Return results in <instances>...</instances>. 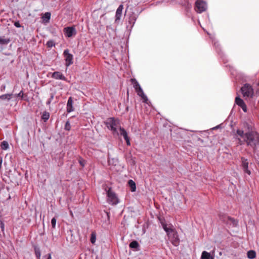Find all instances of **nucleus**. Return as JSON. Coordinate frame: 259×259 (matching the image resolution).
I'll return each instance as SVG.
<instances>
[{
	"mask_svg": "<svg viewBox=\"0 0 259 259\" xmlns=\"http://www.w3.org/2000/svg\"><path fill=\"white\" fill-rule=\"evenodd\" d=\"M238 143L251 148L254 153L259 152V133L256 131L254 123L250 119L243 122L241 129H238L235 135Z\"/></svg>",
	"mask_w": 259,
	"mask_h": 259,
	"instance_id": "nucleus-1",
	"label": "nucleus"
},
{
	"mask_svg": "<svg viewBox=\"0 0 259 259\" xmlns=\"http://www.w3.org/2000/svg\"><path fill=\"white\" fill-rule=\"evenodd\" d=\"M169 240L171 243L175 246H178L180 243V239L178 233L173 228H171L168 232H166Z\"/></svg>",
	"mask_w": 259,
	"mask_h": 259,
	"instance_id": "nucleus-2",
	"label": "nucleus"
},
{
	"mask_svg": "<svg viewBox=\"0 0 259 259\" xmlns=\"http://www.w3.org/2000/svg\"><path fill=\"white\" fill-rule=\"evenodd\" d=\"M242 94L244 97H252L254 92L252 87L248 83H245L241 89Z\"/></svg>",
	"mask_w": 259,
	"mask_h": 259,
	"instance_id": "nucleus-3",
	"label": "nucleus"
},
{
	"mask_svg": "<svg viewBox=\"0 0 259 259\" xmlns=\"http://www.w3.org/2000/svg\"><path fill=\"white\" fill-rule=\"evenodd\" d=\"M107 201L109 203L112 205H116L119 202V199L116 194L109 188L107 192Z\"/></svg>",
	"mask_w": 259,
	"mask_h": 259,
	"instance_id": "nucleus-4",
	"label": "nucleus"
},
{
	"mask_svg": "<svg viewBox=\"0 0 259 259\" xmlns=\"http://www.w3.org/2000/svg\"><path fill=\"white\" fill-rule=\"evenodd\" d=\"M105 124L108 128H110L113 132H116L117 122L114 118H109L105 122Z\"/></svg>",
	"mask_w": 259,
	"mask_h": 259,
	"instance_id": "nucleus-5",
	"label": "nucleus"
},
{
	"mask_svg": "<svg viewBox=\"0 0 259 259\" xmlns=\"http://www.w3.org/2000/svg\"><path fill=\"white\" fill-rule=\"evenodd\" d=\"M195 8L198 9V12L202 13L206 10L207 5L205 2L202 0H197L195 2Z\"/></svg>",
	"mask_w": 259,
	"mask_h": 259,
	"instance_id": "nucleus-6",
	"label": "nucleus"
},
{
	"mask_svg": "<svg viewBox=\"0 0 259 259\" xmlns=\"http://www.w3.org/2000/svg\"><path fill=\"white\" fill-rule=\"evenodd\" d=\"M209 35V37L211 39L213 44L214 47L215 48L216 51L219 54L221 57L223 58L225 55L221 52V47L218 41L216 39L215 37L211 34Z\"/></svg>",
	"mask_w": 259,
	"mask_h": 259,
	"instance_id": "nucleus-7",
	"label": "nucleus"
},
{
	"mask_svg": "<svg viewBox=\"0 0 259 259\" xmlns=\"http://www.w3.org/2000/svg\"><path fill=\"white\" fill-rule=\"evenodd\" d=\"M63 55L65 58V65L68 67L73 63V55L69 53L68 49L64 50Z\"/></svg>",
	"mask_w": 259,
	"mask_h": 259,
	"instance_id": "nucleus-8",
	"label": "nucleus"
},
{
	"mask_svg": "<svg viewBox=\"0 0 259 259\" xmlns=\"http://www.w3.org/2000/svg\"><path fill=\"white\" fill-rule=\"evenodd\" d=\"M65 35L68 37H71L76 34V31L74 27H67L63 30Z\"/></svg>",
	"mask_w": 259,
	"mask_h": 259,
	"instance_id": "nucleus-9",
	"label": "nucleus"
},
{
	"mask_svg": "<svg viewBox=\"0 0 259 259\" xmlns=\"http://www.w3.org/2000/svg\"><path fill=\"white\" fill-rule=\"evenodd\" d=\"M158 220L164 231L168 232L169 230L173 228V226L171 224H167L165 219L163 217H158Z\"/></svg>",
	"mask_w": 259,
	"mask_h": 259,
	"instance_id": "nucleus-10",
	"label": "nucleus"
},
{
	"mask_svg": "<svg viewBox=\"0 0 259 259\" xmlns=\"http://www.w3.org/2000/svg\"><path fill=\"white\" fill-rule=\"evenodd\" d=\"M158 220L164 231L168 232L169 230L173 228V226L171 224H167L165 219L163 217H158Z\"/></svg>",
	"mask_w": 259,
	"mask_h": 259,
	"instance_id": "nucleus-11",
	"label": "nucleus"
},
{
	"mask_svg": "<svg viewBox=\"0 0 259 259\" xmlns=\"http://www.w3.org/2000/svg\"><path fill=\"white\" fill-rule=\"evenodd\" d=\"M241 162H242V167L243 170V171L245 173L247 174L248 175H250L251 174L250 171L248 169V162L247 161V159L244 157H241Z\"/></svg>",
	"mask_w": 259,
	"mask_h": 259,
	"instance_id": "nucleus-12",
	"label": "nucleus"
},
{
	"mask_svg": "<svg viewBox=\"0 0 259 259\" xmlns=\"http://www.w3.org/2000/svg\"><path fill=\"white\" fill-rule=\"evenodd\" d=\"M120 135L122 136L126 141V144L128 146L131 145L130 139L128 136L126 131L121 127L119 128Z\"/></svg>",
	"mask_w": 259,
	"mask_h": 259,
	"instance_id": "nucleus-13",
	"label": "nucleus"
},
{
	"mask_svg": "<svg viewBox=\"0 0 259 259\" xmlns=\"http://www.w3.org/2000/svg\"><path fill=\"white\" fill-rule=\"evenodd\" d=\"M123 9V6L122 5H119L118 8H117V9L116 11V14H115V22L116 23H117L120 21Z\"/></svg>",
	"mask_w": 259,
	"mask_h": 259,
	"instance_id": "nucleus-14",
	"label": "nucleus"
},
{
	"mask_svg": "<svg viewBox=\"0 0 259 259\" xmlns=\"http://www.w3.org/2000/svg\"><path fill=\"white\" fill-rule=\"evenodd\" d=\"M52 77L56 79H61L66 81V78L63 75V74L59 71H55L53 73Z\"/></svg>",
	"mask_w": 259,
	"mask_h": 259,
	"instance_id": "nucleus-15",
	"label": "nucleus"
},
{
	"mask_svg": "<svg viewBox=\"0 0 259 259\" xmlns=\"http://www.w3.org/2000/svg\"><path fill=\"white\" fill-rule=\"evenodd\" d=\"M73 100L71 97H69L67 103V112L70 113L74 110L73 108Z\"/></svg>",
	"mask_w": 259,
	"mask_h": 259,
	"instance_id": "nucleus-16",
	"label": "nucleus"
},
{
	"mask_svg": "<svg viewBox=\"0 0 259 259\" xmlns=\"http://www.w3.org/2000/svg\"><path fill=\"white\" fill-rule=\"evenodd\" d=\"M201 259H214V257L211 255L210 253L203 251L202 252Z\"/></svg>",
	"mask_w": 259,
	"mask_h": 259,
	"instance_id": "nucleus-17",
	"label": "nucleus"
},
{
	"mask_svg": "<svg viewBox=\"0 0 259 259\" xmlns=\"http://www.w3.org/2000/svg\"><path fill=\"white\" fill-rule=\"evenodd\" d=\"M129 246L131 248L138 250L139 249L140 245L137 241L134 240L130 243Z\"/></svg>",
	"mask_w": 259,
	"mask_h": 259,
	"instance_id": "nucleus-18",
	"label": "nucleus"
},
{
	"mask_svg": "<svg viewBox=\"0 0 259 259\" xmlns=\"http://www.w3.org/2000/svg\"><path fill=\"white\" fill-rule=\"evenodd\" d=\"M128 185L130 188V190L132 192H135L136 190V183L132 180H130L128 181Z\"/></svg>",
	"mask_w": 259,
	"mask_h": 259,
	"instance_id": "nucleus-19",
	"label": "nucleus"
},
{
	"mask_svg": "<svg viewBox=\"0 0 259 259\" xmlns=\"http://www.w3.org/2000/svg\"><path fill=\"white\" fill-rule=\"evenodd\" d=\"M50 115V113L48 112L45 111L42 113L41 118L44 122H46L49 119Z\"/></svg>",
	"mask_w": 259,
	"mask_h": 259,
	"instance_id": "nucleus-20",
	"label": "nucleus"
},
{
	"mask_svg": "<svg viewBox=\"0 0 259 259\" xmlns=\"http://www.w3.org/2000/svg\"><path fill=\"white\" fill-rule=\"evenodd\" d=\"M247 255L248 258L253 259L256 256L255 251L252 250H249L247 252Z\"/></svg>",
	"mask_w": 259,
	"mask_h": 259,
	"instance_id": "nucleus-21",
	"label": "nucleus"
},
{
	"mask_svg": "<svg viewBox=\"0 0 259 259\" xmlns=\"http://www.w3.org/2000/svg\"><path fill=\"white\" fill-rule=\"evenodd\" d=\"M131 82L133 84V87L135 88V90H137L139 88L141 87L139 83L135 78H131Z\"/></svg>",
	"mask_w": 259,
	"mask_h": 259,
	"instance_id": "nucleus-22",
	"label": "nucleus"
},
{
	"mask_svg": "<svg viewBox=\"0 0 259 259\" xmlns=\"http://www.w3.org/2000/svg\"><path fill=\"white\" fill-rule=\"evenodd\" d=\"M136 18L133 14L131 15L128 18V23L133 26L135 23Z\"/></svg>",
	"mask_w": 259,
	"mask_h": 259,
	"instance_id": "nucleus-23",
	"label": "nucleus"
},
{
	"mask_svg": "<svg viewBox=\"0 0 259 259\" xmlns=\"http://www.w3.org/2000/svg\"><path fill=\"white\" fill-rule=\"evenodd\" d=\"M42 18L44 21L48 22L51 18V13L50 12H46Z\"/></svg>",
	"mask_w": 259,
	"mask_h": 259,
	"instance_id": "nucleus-24",
	"label": "nucleus"
},
{
	"mask_svg": "<svg viewBox=\"0 0 259 259\" xmlns=\"http://www.w3.org/2000/svg\"><path fill=\"white\" fill-rule=\"evenodd\" d=\"M13 96L12 94H7L0 96V99L2 100H10L11 97Z\"/></svg>",
	"mask_w": 259,
	"mask_h": 259,
	"instance_id": "nucleus-25",
	"label": "nucleus"
},
{
	"mask_svg": "<svg viewBox=\"0 0 259 259\" xmlns=\"http://www.w3.org/2000/svg\"><path fill=\"white\" fill-rule=\"evenodd\" d=\"M244 103V101L241 99L239 97H237L235 98V103L238 106H240L242 104Z\"/></svg>",
	"mask_w": 259,
	"mask_h": 259,
	"instance_id": "nucleus-26",
	"label": "nucleus"
},
{
	"mask_svg": "<svg viewBox=\"0 0 259 259\" xmlns=\"http://www.w3.org/2000/svg\"><path fill=\"white\" fill-rule=\"evenodd\" d=\"M10 40L9 38H4L0 37V44L1 45H7L9 43Z\"/></svg>",
	"mask_w": 259,
	"mask_h": 259,
	"instance_id": "nucleus-27",
	"label": "nucleus"
},
{
	"mask_svg": "<svg viewBox=\"0 0 259 259\" xmlns=\"http://www.w3.org/2000/svg\"><path fill=\"white\" fill-rule=\"evenodd\" d=\"M1 147L3 150H6L9 147V144L7 142L4 141L1 143Z\"/></svg>",
	"mask_w": 259,
	"mask_h": 259,
	"instance_id": "nucleus-28",
	"label": "nucleus"
},
{
	"mask_svg": "<svg viewBox=\"0 0 259 259\" xmlns=\"http://www.w3.org/2000/svg\"><path fill=\"white\" fill-rule=\"evenodd\" d=\"M34 252H35L36 256L38 258H39L40 256V254H41L39 248L37 246H35L34 247Z\"/></svg>",
	"mask_w": 259,
	"mask_h": 259,
	"instance_id": "nucleus-29",
	"label": "nucleus"
},
{
	"mask_svg": "<svg viewBox=\"0 0 259 259\" xmlns=\"http://www.w3.org/2000/svg\"><path fill=\"white\" fill-rule=\"evenodd\" d=\"M96 235L95 232H92L91 234V242L92 243L94 244L96 242Z\"/></svg>",
	"mask_w": 259,
	"mask_h": 259,
	"instance_id": "nucleus-30",
	"label": "nucleus"
},
{
	"mask_svg": "<svg viewBox=\"0 0 259 259\" xmlns=\"http://www.w3.org/2000/svg\"><path fill=\"white\" fill-rule=\"evenodd\" d=\"M136 92H137L138 95L140 97L143 96L145 94L141 87L139 88L137 90H136Z\"/></svg>",
	"mask_w": 259,
	"mask_h": 259,
	"instance_id": "nucleus-31",
	"label": "nucleus"
},
{
	"mask_svg": "<svg viewBox=\"0 0 259 259\" xmlns=\"http://www.w3.org/2000/svg\"><path fill=\"white\" fill-rule=\"evenodd\" d=\"M55 43L52 40H50L47 42V46L48 48H52L55 46Z\"/></svg>",
	"mask_w": 259,
	"mask_h": 259,
	"instance_id": "nucleus-32",
	"label": "nucleus"
},
{
	"mask_svg": "<svg viewBox=\"0 0 259 259\" xmlns=\"http://www.w3.org/2000/svg\"><path fill=\"white\" fill-rule=\"evenodd\" d=\"M140 97L141 98L144 103H146L147 104H149V103H150V102H149L148 101V99L147 96L145 94L143 96H141Z\"/></svg>",
	"mask_w": 259,
	"mask_h": 259,
	"instance_id": "nucleus-33",
	"label": "nucleus"
},
{
	"mask_svg": "<svg viewBox=\"0 0 259 259\" xmlns=\"http://www.w3.org/2000/svg\"><path fill=\"white\" fill-rule=\"evenodd\" d=\"M64 129L66 131H68L70 130V129H71V125H70V122L69 121H67V122H66L65 125V127H64Z\"/></svg>",
	"mask_w": 259,
	"mask_h": 259,
	"instance_id": "nucleus-34",
	"label": "nucleus"
},
{
	"mask_svg": "<svg viewBox=\"0 0 259 259\" xmlns=\"http://www.w3.org/2000/svg\"><path fill=\"white\" fill-rule=\"evenodd\" d=\"M244 112H246L247 109L246 104L244 103L243 104L239 106Z\"/></svg>",
	"mask_w": 259,
	"mask_h": 259,
	"instance_id": "nucleus-35",
	"label": "nucleus"
},
{
	"mask_svg": "<svg viewBox=\"0 0 259 259\" xmlns=\"http://www.w3.org/2000/svg\"><path fill=\"white\" fill-rule=\"evenodd\" d=\"M227 218H228V220L230 222L232 223L233 226H236L237 225V222H236V221L234 219L231 218L229 217H227Z\"/></svg>",
	"mask_w": 259,
	"mask_h": 259,
	"instance_id": "nucleus-36",
	"label": "nucleus"
},
{
	"mask_svg": "<svg viewBox=\"0 0 259 259\" xmlns=\"http://www.w3.org/2000/svg\"><path fill=\"white\" fill-rule=\"evenodd\" d=\"M51 224H52V228L54 229L55 228L56 224V219L55 218H53L52 219Z\"/></svg>",
	"mask_w": 259,
	"mask_h": 259,
	"instance_id": "nucleus-37",
	"label": "nucleus"
},
{
	"mask_svg": "<svg viewBox=\"0 0 259 259\" xmlns=\"http://www.w3.org/2000/svg\"><path fill=\"white\" fill-rule=\"evenodd\" d=\"M15 97H21V99L24 98V94L23 91H21L19 94L15 95Z\"/></svg>",
	"mask_w": 259,
	"mask_h": 259,
	"instance_id": "nucleus-38",
	"label": "nucleus"
},
{
	"mask_svg": "<svg viewBox=\"0 0 259 259\" xmlns=\"http://www.w3.org/2000/svg\"><path fill=\"white\" fill-rule=\"evenodd\" d=\"M53 98H54V95L52 94L51 95L50 98L47 101V102L46 103L47 105H49L51 104L52 100L53 99Z\"/></svg>",
	"mask_w": 259,
	"mask_h": 259,
	"instance_id": "nucleus-39",
	"label": "nucleus"
},
{
	"mask_svg": "<svg viewBox=\"0 0 259 259\" xmlns=\"http://www.w3.org/2000/svg\"><path fill=\"white\" fill-rule=\"evenodd\" d=\"M79 163L81 166L83 167L85 164V161L81 159L79 160Z\"/></svg>",
	"mask_w": 259,
	"mask_h": 259,
	"instance_id": "nucleus-40",
	"label": "nucleus"
},
{
	"mask_svg": "<svg viewBox=\"0 0 259 259\" xmlns=\"http://www.w3.org/2000/svg\"><path fill=\"white\" fill-rule=\"evenodd\" d=\"M14 25L18 28L21 27V26L19 21L15 22Z\"/></svg>",
	"mask_w": 259,
	"mask_h": 259,
	"instance_id": "nucleus-41",
	"label": "nucleus"
},
{
	"mask_svg": "<svg viewBox=\"0 0 259 259\" xmlns=\"http://www.w3.org/2000/svg\"><path fill=\"white\" fill-rule=\"evenodd\" d=\"M21 99L24 100L25 101H28L27 96L24 95V98Z\"/></svg>",
	"mask_w": 259,
	"mask_h": 259,
	"instance_id": "nucleus-42",
	"label": "nucleus"
},
{
	"mask_svg": "<svg viewBox=\"0 0 259 259\" xmlns=\"http://www.w3.org/2000/svg\"><path fill=\"white\" fill-rule=\"evenodd\" d=\"M197 141H198V142H200V143H202L203 142V140L201 139L200 138H197Z\"/></svg>",
	"mask_w": 259,
	"mask_h": 259,
	"instance_id": "nucleus-43",
	"label": "nucleus"
},
{
	"mask_svg": "<svg viewBox=\"0 0 259 259\" xmlns=\"http://www.w3.org/2000/svg\"><path fill=\"white\" fill-rule=\"evenodd\" d=\"M47 259H51V253L48 254Z\"/></svg>",
	"mask_w": 259,
	"mask_h": 259,
	"instance_id": "nucleus-44",
	"label": "nucleus"
},
{
	"mask_svg": "<svg viewBox=\"0 0 259 259\" xmlns=\"http://www.w3.org/2000/svg\"><path fill=\"white\" fill-rule=\"evenodd\" d=\"M1 227L2 229H4V224L2 223V224H1Z\"/></svg>",
	"mask_w": 259,
	"mask_h": 259,
	"instance_id": "nucleus-45",
	"label": "nucleus"
}]
</instances>
